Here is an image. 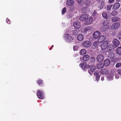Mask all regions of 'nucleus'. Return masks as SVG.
Segmentation results:
<instances>
[{
	"label": "nucleus",
	"instance_id": "f257e3e1",
	"mask_svg": "<svg viewBox=\"0 0 121 121\" xmlns=\"http://www.w3.org/2000/svg\"><path fill=\"white\" fill-rule=\"evenodd\" d=\"M64 39L65 41L68 43L72 42L73 39L72 37L69 34H65L63 36Z\"/></svg>",
	"mask_w": 121,
	"mask_h": 121
},
{
	"label": "nucleus",
	"instance_id": "f03ea898",
	"mask_svg": "<svg viewBox=\"0 0 121 121\" xmlns=\"http://www.w3.org/2000/svg\"><path fill=\"white\" fill-rule=\"evenodd\" d=\"M107 22V21H104L103 23V25L102 26L100 29L101 32H104L106 31L109 27V26L107 24H105Z\"/></svg>",
	"mask_w": 121,
	"mask_h": 121
},
{
	"label": "nucleus",
	"instance_id": "7ed1b4c3",
	"mask_svg": "<svg viewBox=\"0 0 121 121\" xmlns=\"http://www.w3.org/2000/svg\"><path fill=\"white\" fill-rule=\"evenodd\" d=\"M80 66L82 69L85 68H88L90 67V66L88 64H86V63L84 61L82 62L79 65Z\"/></svg>",
	"mask_w": 121,
	"mask_h": 121
},
{
	"label": "nucleus",
	"instance_id": "20e7f679",
	"mask_svg": "<svg viewBox=\"0 0 121 121\" xmlns=\"http://www.w3.org/2000/svg\"><path fill=\"white\" fill-rule=\"evenodd\" d=\"M37 95L38 98L40 99H43L44 97V94L42 92L39 91H38L37 94Z\"/></svg>",
	"mask_w": 121,
	"mask_h": 121
},
{
	"label": "nucleus",
	"instance_id": "39448f33",
	"mask_svg": "<svg viewBox=\"0 0 121 121\" xmlns=\"http://www.w3.org/2000/svg\"><path fill=\"white\" fill-rule=\"evenodd\" d=\"M108 42V41H104L101 45V48L103 50L105 49L107 47Z\"/></svg>",
	"mask_w": 121,
	"mask_h": 121
},
{
	"label": "nucleus",
	"instance_id": "423d86ee",
	"mask_svg": "<svg viewBox=\"0 0 121 121\" xmlns=\"http://www.w3.org/2000/svg\"><path fill=\"white\" fill-rule=\"evenodd\" d=\"M120 24L118 22H116L113 23L111 26V28L112 30L116 29L120 26Z\"/></svg>",
	"mask_w": 121,
	"mask_h": 121
},
{
	"label": "nucleus",
	"instance_id": "0eeeda50",
	"mask_svg": "<svg viewBox=\"0 0 121 121\" xmlns=\"http://www.w3.org/2000/svg\"><path fill=\"white\" fill-rule=\"evenodd\" d=\"M104 58L103 55L99 54L98 55L97 57V60L99 62H102L104 59Z\"/></svg>",
	"mask_w": 121,
	"mask_h": 121
},
{
	"label": "nucleus",
	"instance_id": "6e6552de",
	"mask_svg": "<svg viewBox=\"0 0 121 121\" xmlns=\"http://www.w3.org/2000/svg\"><path fill=\"white\" fill-rule=\"evenodd\" d=\"M101 33L99 31H96L93 34V37L95 39H98Z\"/></svg>",
	"mask_w": 121,
	"mask_h": 121
},
{
	"label": "nucleus",
	"instance_id": "1a4fd4ad",
	"mask_svg": "<svg viewBox=\"0 0 121 121\" xmlns=\"http://www.w3.org/2000/svg\"><path fill=\"white\" fill-rule=\"evenodd\" d=\"M73 25L74 27L77 29L79 28L81 26L80 23L78 22H74Z\"/></svg>",
	"mask_w": 121,
	"mask_h": 121
},
{
	"label": "nucleus",
	"instance_id": "9d476101",
	"mask_svg": "<svg viewBox=\"0 0 121 121\" xmlns=\"http://www.w3.org/2000/svg\"><path fill=\"white\" fill-rule=\"evenodd\" d=\"M93 21V18L91 17H90L87 18V19L85 22V24L86 25H88L91 24Z\"/></svg>",
	"mask_w": 121,
	"mask_h": 121
},
{
	"label": "nucleus",
	"instance_id": "9b49d317",
	"mask_svg": "<svg viewBox=\"0 0 121 121\" xmlns=\"http://www.w3.org/2000/svg\"><path fill=\"white\" fill-rule=\"evenodd\" d=\"M91 42L89 41H86L84 42L82 44L85 47L87 48L91 46Z\"/></svg>",
	"mask_w": 121,
	"mask_h": 121
},
{
	"label": "nucleus",
	"instance_id": "f8f14e48",
	"mask_svg": "<svg viewBox=\"0 0 121 121\" xmlns=\"http://www.w3.org/2000/svg\"><path fill=\"white\" fill-rule=\"evenodd\" d=\"M107 79L108 81H111L113 80V74L111 73L108 74L106 76Z\"/></svg>",
	"mask_w": 121,
	"mask_h": 121
},
{
	"label": "nucleus",
	"instance_id": "ddd939ff",
	"mask_svg": "<svg viewBox=\"0 0 121 121\" xmlns=\"http://www.w3.org/2000/svg\"><path fill=\"white\" fill-rule=\"evenodd\" d=\"M96 69L95 66L93 65H91L90 67V69L91 72H90V71H88V72L91 75H92L93 74L92 72L95 71Z\"/></svg>",
	"mask_w": 121,
	"mask_h": 121
},
{
	"label": "nucleus",
	"instance_id": "4468645a",
	"mask_svg": "<svg viewBox=\"0 0 121 121\" xmlns=\"http://www.w3.org/2000/svg\"><path fill=\"white\" fill-rule=\"evenodd\" d=\"M88 17V16L87 14H83L80 17L79 19L81 21H85Z\"/></svg>",
	"mask_w": 121,
	"mask_h": 121
},
{
	"label": "nucleus",
	"instance_id": "2eb2a0df",
	"mask_svg": "<svg viewBox=\"0 0 121 121\" xmlns=\"http://www.w3.org/2000/svg\"><path fill=\"white\" fill-rule=\"evenodd\" d=\"M99 72L100 73L104 74L107 73L108 72V71L107 69H104L100 70Z\"/></svg>",
	"mask_w": 121,
	"mask_h": 121
},
{
	"label": "nucleus",
	"instance_id": "dca6fc26",
	"mask_svg": "<svg viewBox=\"0 0 121 121\" xmlns=\"http://www.w3.org/2000/svg\"><path fill=\"white\" fill-rule=\"evenodd\" d=\"M113 44L116 46H118L120 44L119 41L117 39H114L113 41Z\"/></svg>",
	"mask_w": 121,
	"mask_h": 121
},
{
	"label": "nucleus",
	"instance_id": "f3484780",
	"mask_svg": "<svg viewBox=\"0 0 121 121\" xmlns=\"http://www.w3.org/2000/svg\"><path fill=\"white\" fill-rule=\"evenodd\" d=\"M120 6V4L118 3H117L113 5L112 9L114 10H117L119 8Z\"/></svg>",
	"mask_w": 121,
	"mask_h": 121
},
{
	"label": "nucleus",
	"instance_id": "a211bd4d",
	"mask_svg": "<svg viewBox=\"0 0 121 121\" xmlns=\"http://www.w3.org/2000/svg\"><path fill=\"white\" fill-rule=\"evenodd\" d=\"M94 75L96 76V80L98 82L99 79L100 77L99 72L97 71H95L94 73Z\"/></svg>",
	"mask_w": 121,
	"mask_h": 121
},
{
	"label": "nucleus",
	"instance_id": "6ab92c4d",
	"mask_svg": "<svg viewBox=\"0 0 121 121\" xmlns=\"http://www.w3.org/2000/svg\"><path fill=\"white\" fill-rule=\"evenodd\" d=\"M74 4L73 0H67L66 4L69 6L73 5Z\"/></svg>",
	"mask_w": 121,
	"mask_h": 121
},
{
	"label": "nucleus",
	"instance_id": "aec40b11",
	"mask_svg": "<svg viewBox=\"0 0 121 121\" xmlns=\"http://www.w3.org/2000/svg\"><path fill=\"white\" fill-rule=\"evenodd\" d=\"M115 54L113 53H109V54L108 56L109 58L111 59V60L113 61H114V57Z\"/></svg>",
	"mask_w": 121,
	"mask_h": 121
},
{
	"label": "nucleus",
	"instance_id": "412c9836",
	"mask_svg": "<svg viewBox=\"0 0 121 121\" xmlns=\"http://www.w3.org/2000/svg\"><path fill=\"white\" fill-rule=\"evenodd\" d=\"M105 36L104 35H102L100 36L98 39L99 42H102L105 39Z\"/></svg>",
	"mask_w": 121,
	"mask_h": 121
},
{
	"label": "nucleus",
	"instance_id": "4be33fe9",
	"mask_svg": "<svg viewBox=\"0 0 121 121\" xmlns=\"http://www.w3.org/2000/svg\"><path fill=\"white\" fill-rule=\"evenodd\" d=\"M77 38L78 40L81 41L83 39V37L82 34H80L77 35Z\"/></svg>",
	"mask_w": 121,
	"mask_h": 121
},
{
	"label": "nucleus",
	"instance_id": "5701e85b",
	"mask_svg": "<svg viewBox=\"0 0 121 121\" xmlns=\"http://www.w3.org/2000/svg\"><path fill=\"white\" fill-rule=\"evenodd\" d=\"M87 7H84L82 8L81 9V12L83 13H85L88 11Z\"/></svg>",
	"mask_w": 121,
	"mask_h": 121
},
{
	"label": "nucleus",
	"instance_id": "b1692460",
	"mask_svg": "<svg viewBox=\"0 0 121 121\" xmlns=\"http://www.w3.org/2000/svg\"><path fill=\"white\" fill-rule=\"evenodd\" d=\"M110 61L109 59H106L104 62V65L106 66H108L110 64Z\"/></svg>",
	"mask_w": 121,
	"mask_h": 121
},
{
	"label": "nucleus",
	"instance_id": "393cba45",
	"mask_svg": "<svg viewBox=\"0 0 121 121\" xmlns=\"http://www.w3.org/2000/svg\"><path fill=\"white\" fill-rule=\"evenodd\" d=\"M104 66V65L103 63H100L97 64L96 68L98 69H100L103 68Z\"/></svg>",
	"mask_w": 121,
	"mask_h": 121
},
{
	"label": "nucleus",
	"instance_id": "a878e982",
	"mask_svg": "<svg viewBox=\"0 0 121 121\" xmlns=\"http://www.w3.org/2000/svg\"><path fill=\"white\" fill-rule=\"evenodd\" d=\"M117 54L119 55H121V46L118 48L116 50Z\"/></svg>",
	"mask_w": 121,
	"mask_h": 121
},
{
	"label": "nucleus",
	"instance_id": "bb28decb",
	"mask_svg": "<svg viewBox=\"0 0 121 121\" xmlns=\"http://www.w3.org/2000/svg\"><path fill=\"white\" fill-rule=\"evenodd\" d=\"M89 59V56L87 55L84 56L83 57V60L85 61L88 60Z\"/></svg>",
	"mask_w": 121,
	"mask_h": 121
},
{
	"label": "nucleus",
	"instance_id": "cd10ccee",
	"mask_svg": "<svg viewBox=\"0 0 121 121\" xmlns=\"http://www.w3.org/2000/svg\"><path fill=\"white\" fill-rule=\"evenodd\" d=\"M119 17H112V21L113 22H115L119 20Z\"/></svg>",
	"mask_w": 121,
	"mask_h": 121
},
{
	"label": "nucleus",
	"instance_id": "c85d7f7f",
	"mask_svg": "<svg viewBox=\"0 0 121 121\" xmlns=\"http://www.w3.org/2000/svg\"><path fill=\"white\" fill-rule=\"evenodd\" d=\"M103 17L105 19H107L108 16V14L105 12H103L102 13Z\"/></svg>",
	"mask_w": 121,
	"mask_h": 121
},
{
	"label": "nucleus",
	"instance_id": "c756f323",
	"mask_svg": "<svg viewBox=\"0 0 121 121\" xmlns=\"http://www.w3.org/2000/svg\"><path fill=\"white\" fill-rule=\"evenodd\" d=\"M86 50L83 49H82L81 51L80 54L82 55H84L85 54H86Z\"/></svg>",
	"mask_w": 121,
	"mask_h": 121
},
{
	"label": "nucleus",
	"instance_id": "7c9ffc66",
	"mask_svg": "<svg viewBox=\"0 0 121 121\" xmlns=\"http://www.w3.org/2000/svg\"><path fill=\"white\" fill-rule=\"evenodd\" d=\"M91 29V27L90 26H89L88 27H86L85 28L83 29L84 32H86L87 31L90 30Z\"/></svg>",
	"mask_w": 121,
	"mask_h": 121
},
{
	"label": "nucleus",
	"instance_id": "2f4dec72",
	"mask_svg": "<svg viewBox=\"0 0 121 121\" xmlns=\"http://www.w3.org/2000/svg\"><path fill=\"white\" fill-rule=\"evenodd\" d=\"M117 13V11H113L111 13V15L112 16H114L116 15Z\"/></svg>",
	"mask_w": 121,
	"mask_h": 121
},
{
	"label": "nucleus",
	"instance_id": "473e14b6",
	"mask_svg": "<svg viewBox=\"0 0 121 121\" xmlns=\"http://www.w3.org/2000/svg\"><path fill=\"white\" fill-rule=\"evenodd\" d=\"M104 4V3L103 2H102L101 3L100 5L99 6L100 10H101L103 8Z\"/></svg>",
	"mask_w": 121,
	"mask_h": 121
},
{
	"label": "nucleus",
	"instance_id": "72a5a7b5",
	"mask_svg": "<svg viewBox=\"0 0 121 121\" xmlns=\"http://www.w3.org/2000/svg\"><path fill=\"white\" fill-rule=\"evenodd\" d=\"M95 61V58L94 57H92L91 58L90 61L92 63H94Z\"/></svg>",
	"mask_w": 121,
	"mask_h": 121
},
{
	"label": "nucleus",
	"instance_id": "f704fd0d",
	"mask_svg": "<svg viewBox=\"0 0 121 121\" xmlns=\"http://www.w3.org/2000/svg\"><path fill=\"white\" fill-rule=\"evenodd\" d=\"M78 48V47L77 45H74L73 46V49L74 51H77Z\"/></svg>",
	"mask_w": 121,
	"mask_h": 121
},
{
	"label": "nucleus",
	"instance_id": "c9c22d12",
	"mask_svg": "<svg viewBox=\"0 0 121 121\" xmlns=\"http://www.w3.org/2000/svg\"><path fill=\"white\" fill-rule=\"evenodd\" d=\"M66 12V9L65 7L62 10V14H64Z\"/></svg>",
	"mask_w": 121,
	"mask_h": 121
},
{
	"label": "nucleus",
	"instance_id": "e433bc0d",
	"mask_svg": "<svg viewBox=\"0 0 121 121\" xmlns=\"http://www.w3.org/2000/svg\"><path fill=\"white\" fill-rule=\"evenodd\" d=\"M43 82V81L40 79H39L37 82V83L38 84H41Z\"/></svg>",
	"mask_w": 121,
	"mask_h": 121
},
{
	"label": "nucleus",
	"instance_id": "4c0bfd02",
	"mask_svg": "<svg viewBox=\"0 0 121 121\" xmlns=\"http://www.w3.org/2000/svg\"><path fill=\"white\" fill-rule=\"evenodd\" d=\"M113 48V47L112 45H110L108 46V48L109 51H110Z\"/></svg>",
	"mask_w": 121,
	"mask_h": 121
},
{
	"label": "nucleus",
	"instance_id": "58836bf2",
	"mask_svg": "<svg viewBox=\"0 0 121 121\" xmlns=\"http://www.w3.org/2000/svg\"><path fill=\"white\" fill-rule=\"evenodd\" d=\"M97 12L95 10H94V13H93L92 16L95 17L96 16Z\"/></svg>",
	"mask_w": 121,
	"mask_h": 121
},
{
	"label": "nucleus",
	"instance_id": "ea45409f",
	"mask_svg": "<svg viewBox=\"0 0 121 121\" xmlns=\"http://www.w3.org/2000/svg\"><path fill=\"white\" fill-rule=\"evenodd\" d=\"M121 66V63H117L116 65V67L117 68H118Z\"/></svg>",
	"mask_w": 121,
	"mask_h": 121
},
{
	"label": "nucleus",
	"instance_id": "a19ab883",
	"mask_svg": "<svg viewBox=\"0 0 121 121\" xmlns=\"http://www.w3.org/2000/svg\"><path fill=\"white\" fill-rule=\"evenodd\" d=\"M85 4L86 5H89L90 4V0H86L85 2Z\"/></svg>",
	"mask_w": 121,
	"mask_h": 121
},
{
	"label": "nucleus",
	"instance_id": "79ce46f5",
	"mask_svg": "<svg viewBox=\"0 0 121 121\" xmlns=\"http://www.w3.org/2000/svg\"><path fill=\"white\" fill-rule=\"evenodd\" d=\"M78 34V32L77 30H73V34L75 36L77 35Z\"/></svg>",
	"mask_w": 121,
	"mask_h": 121
},
{
	"label": "nucleus",
	"instance_id": "37998d69",
	"mask_svg": "<svg viewBox=\"0 0 121 121\" xmlns=\"http://www.w3.org/2000/svg\"><path fill=\"white\" fill-rule=\"evenodd\" d=\"M98 44V42L97 41H95L93 43V45L95 47L97 46Z\"/></svg>",
	"mask_w": 121,
	"mask_h": 121
},
{
	"label": "nucleus",
	"instance_id": "c03bdc74",
	"mask_svg": "<svg viewBox=\"0 0 121 121\" xmlns=\"http://www.w3.org/2000/svg\"><path fill=\"white\" fill-rule=\"evenodd\" d=\"M112 7V5H108L107 6V9L108 10H110L111 9V8Z\"/></svg>",
	"mask_w": 121,
	"mask_h": 121
},
{
	"label": "nucleus",
	"instance_id": "a18cd8bd",
	"mask_svg": "<svg viewBox=\"0 0 121 121\" xmlns=\"http://www.w3.org/2000/svg\"><path fill=\"white\" fill-rule=\"evenodd\" d=\"M117 37L121 41V32L119 33Z\"/></svg>",
	"mask_w": 121,
	"mask_h": 121
},
{
	"label": "nucleus",
	"instance_id": "49530a36",
	"mask_svg": "<svg viewBox=\"0 0 121 121\" xmlns=\"http://www.w3.org/2000/svg\"><path fill=\"white\" fill-rule=\"evenodd\" d=\"M6 22L7 23L9 24H10L11 23L10 21L7 18L6 19Z\"/></svg>",
	"mask_w": 121,
	"mask_h": 121
},
{
	"label": "nucleus",
	"instance_id": "de8ad7c7",
	"mask_svg": "<svg viewBox=\"0 0 121 121\" xmlns=\"http://www.w3.org/2000/svg\"><path fill=\"white\" fill-rule=\"evenodd\" d=\"M119 75L117 73L115 75V77L116 79H118L119 78Z\"/></svg>",
	"mask_w": 121,
	"mask_h": 121
},
{
	"label": "nucleus",
	"instance_id": "09e8293b",
	"mask_svg": "<svg viewBox=\"0 0 121 121\" xmlns=\"http://www.w3.org/2000/svg\"><path fill=\"white\" fill-rule=\"evenodd\" d=\"M114 1V0H108V2L111 3H112Z\"/></svg>",
	"mask_w": 121,
	"mask_h": 121
},
{
	"label": "nucleus",
	"instance_id": "8fccbe9b",
	"mask_svg": "<svg viewBox=\"0 0 121 121\" xmlns=\"http://www.w3.org/2000/svg\"><path fill=\"white\" fill-rule=\"evenodd\" d=\"M104 80V76L102 77L101 78V80L102 81H103V80Z\"/></svg>",
	"mask_w": 121,
	"mask_h": 121
},
{
	"label": "nucleus",
	"instance_id": "3c124183",
	"mask_svg": "<svg viewBox=\"0 0 121 121\" xmlns=\"http://www.w3.org/2000/svg\"><path fill=\"white\" fill-rule=\"evenodd\" d=\"M76 0L78 3H80L81 2L82 0Z\"/></svg>",
	"mask_w": 121,
	"mask_h": 121
},
{
	"label": "nucleus",
	"instance_id": "603ef678",
	"mask_svg": "<svg viewBox=\"0 0 121 121\" xmlns=\"http://www.w3.org/2000/svg\"><path fill=\"white\" fill-rule=\"evenodd\" d=\"M67 32H68V33H69V31H67Z\"/></svg>",
	"mask_w": 121,
	"mask_h": 121
},
{
	"label": "nucleus",
	"instance_id": "864d4df0",
	"mask_svg": "<svg viewBox=\"0 0 121 121\" xmlns=\"http://www.w3.org/2000/svg\"><path fill=\"white\" fill-rule=\"evenodd\" d=\"M49 49H50V50H51V49H50V48H49Z\"/></svg>",
	"mask_w": 121,
	"mask_h": 121
},
{
	"label": "nucleus",
	"instance_id": "5fc2aeb1",
	"mask_svg": "<svg viewBox=\"0 0 121 121\" xmlns=\"http://www.w3.org/2000/svg\"><path fill=\"white\" fill-rule=\"evenodd\" d=\"M53 45H52V47H53Z\"/></svg>",
	"mask_w": 121,
	"mask_h": 121
}]
</instances>
